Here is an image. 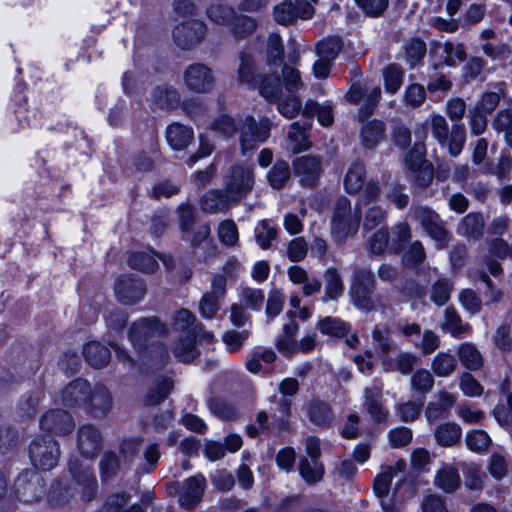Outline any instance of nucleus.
Returning <instances> with one entry per match:
<instances>
[{"label": "nucleus", "instance_id": "obj_37", "mask_svg": "<svg viewBox=\"0 0 512 512\" xmlns=\"http://www.w3.org/2000/svg\"><path fill=\"white\" fill-rule=\"evenodd\" d=\"M458 356L462 365L469 370H477L483 364L481 353L471 343L461 344L458 348Z\"/></svg>", "mask_w": 512, "mask_h": 512}, {"label": "nucleus", "instance_id": "obj_54", "mask_svg": "<svg viewBox=\"0 0 512 512\" xmlns=\"http://www.w3.org/2000/svg\"><path fill=\"white\" fill-rule=\"evenodd\" d=\"M265 296L261 289L245 288L240 294L243 306L251 310L259 311L262 308Z\"/></svg>", "mask_w": 512, "mask_h": 512}, {"label": "nucleus", "instance_id": "obj_48", "mask_svg": "<svg viewBox=\"0 0 512 512\" xmlns=\"http://www.w3.org/2000/svg\"><path fill=\"white\" fill-rule=\"evenodd\" d=\"M483 218L479 214H468L461 221L458 232L467 237H476L478 236L483 229Z\"/></svg>", "mask_w": 512, "mask_h": 512}, {"label": "nucleus", "instance_id": "obj_34", "mask_svg": "<svg viewBox=\"0 0 512 512\" xmlns=\"http://www.w3.org/2000/svg\"><path fill=\"white\" fill-rule=\"evenodd\" d=\"M84 356L91 366L102 368L109 362L110 352L101 343L92 341L85 345Z\"/></svg>", "mask_w": 512, "mask_h": 512}, {"label": "nucleus", "instance_id": "obj_45", "mask_svg": "<svg viewBox=\"0 0 512 512\" xmlns=\"http://www.w3.org/2000/svg\"><path fill=\"white\" fill-rule=\"evenodd\" d=\"M384 86L388 93H396L402 85L403 70L395 64L387 66L383 71Z\"/></svg>", "mask_w": 512, "mask_h": 512}, {"label": "nucleus", "instance_id": "obj_56", "mask_svg": "<svg viewBox=\"0 0 512 512\" xmlns=\"http://www.w3.org/2000/svg\"><path fill=\"white\" fill-rule=\"evenodd\" d=\"M290 176L289 166L286 162H277L268 174L270 185L280 189Z\"/></svg>", "mask_w": 512, "mask_h": 512}, {"label": "nucleus", "instance_id": "obj_9", "mask_svg": "<svg viewBox=\"0 0 512 512\" xmlns=\"http://www.w3.org/2000/svg\"><path fill=\"white\" fill-rule=\"evenodd\" d=\"M406 165L410 177L420 186H426L432 180V167L425 159V147L422 143L414 144L413 149L406 157Z\"/></svg>", "mask_w": 512, "mask_h": 512}, {"label": "nucleus", "instance_id": "obj_52", "mask_svg": "<svg viewBox=\"0 0 512 512\" xmlns=\"http://www.w3.org/2000/svg\"><path fill=\"white\" fill-rule=\"evenodd\" d=\"M465 143V128L462 125L455 124L452 126L450 135L444 145L447 146L449 153L452 156H457L461 153Z\"/></svg>", "mask_w": 512, "mask_h": 512}, {"label": "nucleus", "instance_id": "obj_16", "mask_svg": "<svg viewBox=\"0 0 512 512\" xmlns=\"http://www.w3.org/2000/svg\"><path fill=\"white\" fill-rule=\"evenodd\" d=\"M40 427L43 431L64 435L73 430L74 422L67 412L62 410H52L42 417Z\"/></svg>", "mask_w": 512, "mask_h": 512}, {"label": "nucleus", "instance_id": "obj_5", "mask_svg": "<svg viewBox=\"0 0 512 512\" xmlns=\"http://www.w3.org/2000/svg\"><path fill=\"white\" fill-rule=\"evenodd\" d=\"M183 81L191 92L206 94L211 92L214 87L215 75L207 65L195 63L185 69Z\"/></svg>", "mask_w": 512, "mask_h": 512}, {"label": "nucleus", "instance_id": "obj_32", "mask_svg": "<svg viewBox=\"0 0 512 512\" xmlns=\"http://www.w3.org/2000/svg\"><path fill=\"white\" fill-rule=\"evenodd\" d=\"M365 167L360 162L352 163L344 177V187L347 193L356 194L364 185Z\"/></svg>", "mask_w": 512, "mask_h": 512}, {"label": "nucleus", "instance_id": "obj_46", "mask_svg": "<svg viewBox=\"0 0 512 512\" xmlns=\"http://www.w3.org/2000/svg\"><path fill=\"white\" fill-rule=\"evenodd\" d=\"M318 329L322 334L332 337H342L348 332L349 327L347 323L337 318L326 317L319 321Z\"/></svg>", "mask_w": 512, "mask_h": 512}, {"label": "nucleus", "instance_id": "obj_53", "mask_svg": "<svg viewBox=\"0 0 512 512\" xmlns=\"http://www.w3.org/2000/svg\"><path fill=\"white\" fill-rule=\"evenodd\" d=\"M341 48V40L337 37H331L318 43L317 54L319 58L333 61L339 54Z\"/></svg>", "mask_w": 512, "mask_h": 512}, {"label": "nucleus", "instance_id": "obj_64", "mask_svg": "<svg viewBox=\"0 0 512 512\" xmlns=\"http://www.w3.org/2000/svg\"><path fill=\"white\" fill-rule=\"evenodd\" d=\"M460 389L468 397H478L483 393V387L469 373H464L461 376Z\"/></svg>", "mask_w": 512, "mask_h": 512}, {"label": "nucleus", "instance_id": "obj_19", "mask_svg": "<svg viewBox=\"0 0 512 512\" xmlns=\"http://www.w3.org/2000/svg\"><path fill=\"white\" fill-rule=\"evenodd\" d=\"M101 446V435L99 431L90 425L80 428L78 435V447L87 458L96 456Z\"/></svg>", "mask_w": 512, "mask_h": 512}, {"label": "nucleus", "instance_id": "obj_18", "mask_svg": "<svg viewBox=\"0 0 512 512\" xmlns=\"http://www.w3.org/2000/svg\"><path fill=\"white\" fill-rule=\"evenodd\" d=\"M381 95V89L378 86L363 88L360 84H353L347 93V99L350 102L363 103L365 105V114H370L376 106Z\"/></svg>", "mask_w": 512, "mask_h": 512}, {"label": "nucleus", "instance_id": "obj_59", "mask_svg": "<svg viewBox=\"0 0 512 512\" xmlns=\"http://www.w3.org/2000/svg\"><path fill=\"white\" fill-rule=\"evenodd\" d=\"M220 241L227 246H234L238 242V229L232 220H225L220 223L218 228Z\"/></svg>", "mask_w": 512, "mask_h": 512}, {"label": "nucleus", "instance_id": "obj_3", "mask_svg": "<svg viewBox=\"0 0 512 512\" xmlns=\"http://www.w3.org/2000/svg\"><path fill=\"white\" fill-rule=\"evenodd\" d=\"M29 456L33 466L37 469L50 470L57 465L59 460V445L50 435H38L30 445Z\"/></svg>", "mask_w": 512, "mask_h": 512}, {"label": "nucleus", "instance_id": "obj_6", "mask_svg": "<svg viewBox=\"0 0 512 512\" xmlns=\"http://www.w3.org/2000/svg\"><path fill=\"white\" fill-rule=\"evenodd\" d=\"M254 185L253 171L248 166H234L231 168L225 182V191L229 199L236 202L250 192Z\"/></svg>", "mask_w": 512, "mask_h": 512}, {"label": "nucleus", "instance_id": "obj_51", "mask_svg": "<svg viewBox=\"0 0 512 512\" xmlns=\"http://www.w3.org/2000/svg\"><path fill=\"white\" fill-rule=\"evenodd\" d=\"M173 387V382L170 378L165 377L157 381L151 388L147 395V403L156 405L167 397Z\"/></svg>", "mask_w": 512, "mask_h": 512}, {"label": "nucleus", "instance_id": "obj_40", "mask_svg": "<svg viewBox=\"0 0 512 512\" xmlns=\"http://www.w3.org/2000/svg\"><path fill=\"white\" fill-rule=\"evenodd\" d=\"M299 471L302 478L307 483H315L322 479L324 475L323 465L318 460L303 459L299 465Z\"/></svg>", "mask_w": 512, "mask_h": 512}, {"label": "nucleus", "instance_id": "obj_39", "mask_svg": "<svg viewBox=\"0 0 512 512\" xmlns=\"http://www.w3.org/2000/svg\"><path fill=\"white\" fill-rule=\"evenodd\" d=\"M155 320L145 319L134 323L130 329L129 337L135 348H140L147 337L154 331Z\"/></svg>", "mask_w": 512, "mask_h": 512}, {"label": "nucleus", "instance_id": "obj_31", "mask_svg": "<svg viewBox=\"0 0 512 512\" xmlns=\"http://www.w3.org/2000/svg\"><path fill=\"white\" fill-rule=\"evenodd\" d=\"M235 200L229 199L228 193L224 190V194L219 191H209L201 199V208L205 212L217 213L226 209Z\"/></svg>", "mask_w": 512, "mask_h": 512}, {"label": "nucleus", "instance_id": "obj_33", "mask_svg": "<svg viewBox=\"0 0 512 512\" xmlns=\"http://www.w3.org/2000/svg\"><path fill=\"white\" fill-rule=\"evenodd\" d=\"M462 435L461 427L456 423H444L436 427L434 436L440 446L450 447L456 444Z\"/></svg>", "mask_w": 512, "mask_h": 512}, {"label": "nucleus", "instance_id": "obj_25", "mask_svg": "<svg viewBox=\"0 0 512 512\" xmlns=\"http://www.w3.org/2000/svg\"><path fill=\"white\" fill-rule=\"evenodd\" d=\"M283 52L280 36L275 33L270 34L267 43V61L271 72L268 75L278 74V76H281V69L289 67L288 65H281Z\"/></svg>", "mask_w": 512, "mask_h": 512}, {"label": "nucleus", "instance_id": "obj_35", "mask_svg": "<svg viewBox=\"0 0 512 512\" xmlns=\"http://www.w3.org/2000/svg\"><path fill=\"white\" fill-rule=\"evenodd\" d=\"M195 317L193 314L187 309H179L172 318V328L175 331H183L185 334H197L203 333V328L201 325L192 326L194 323Z\"/></svg>", "mask_w": 512, "mask_h": 512}, {"label": "nucleus", "instance_id": "obj_62", "mask_svg": "<svg viewBox=\"0 0 512 512\" xmlns=\"http://www.w3.org/2000/svg\"><path fill=\"white\" fill-rule=\"evenodd\" d=\"M426 52L425 43L421 40H413L406 46V61L413 68L423 59Z\"/></svg>", "mask_w": 512, "mask_h": 512}, {"label": "nucleus", "instance_id": "obj_11", "mask_svg": "<svg viewBox=\"0 0 512 512\" xmlns=\"http://www.w3.org/2000/svg\"><path fill=\"white\" fill-rule=\"evenodd\" d=\"M414 216L417 222L436 242L438 248H443L447 245L449 235L443 228L439 216L435 212L427 207H418L414 211Z\"/></svg>", "mask_w": 512, "mask_h": 512}, {"label": "nucleus", "instance_id": "obj_41", "mask_svg": "<svg viewBox=\"0 0 512 512\" xmlns=\"http://www.w3.org/2000/svg\"><path fill=\"white\" fill-rule=\"evenodd\" d=\"M456 367V359L453 355L440 352L432 362V370L439 377H446L450 375Z\"/></svg>", "mask_w": 512, "mask_h": 512}, {"label": "nucleus", "instance_id": "obj_42", "mask_svg": "<svg viewBox=\"0 0 512 512\" xmlns=\"http://www.w3.org/2000/svg\"><path fill=\"white\" fill-rule=\"evenodd\" d=\"M435 52L444 56L445 64L448 66L455 65L456 61L465 60V51L461 45H453L451 43L438 44Z\"/></svg>", "mask_w": 512, "mask_h": 512}, {"label": "nucleus", "instance_id": "obj_27", "mask_svg": "<svg viewBox=\"0 0 512 512\" xmlns=\"http://www.w3.org/2000/svg\"><path fill=\"white\" fill-rule=\"evenodd\" d=\"M381 391L382 387L378 385L367 387L364 391L365 405L369 414L376 422H382L387 417V413L380 403Z\"/></svg>", "mask_w": 512, "mask_h": 512}, {"label": "nucleus", "instance_id": "obj_49", "mask_svg": "<svg viewBox=\"0 0 512 512\" xmlns=\"http://www.w3.org/2000/svg\"><path fill=\"white\" fill-rule=\"evenodd\" d=\"M445 320L442 323V329L454 337H458L466 332L468 326L462 324L457 313L451 309L446 308L444 311Z\"/></svg>", "mask_w": 512, "mask_h": 512}, {"label": "nucleus", "instance_id": "obj_47", "mask_svg": "<svg viewBox=\"0 0 512 512\" xmlns=\"http://www.w3.org/2000/svg\"><path fill=\"white\" fill-rule=\"evenodd\" d=\"M491 444L490 436L483 430H472L466 434V445L469 450L477 453L484 452Z\"/></svg>", "mask_w": 512, "mask_h": 512}, {"label": "nucleus", "instance_id": "obj_10", "mask_svg": "<svg viewBox=\"0 0 512 512\" xmlns=\"http://www.w3.org/2000/svg\"><path fill=\"white\" fill-rule=\"evenodd\" d=\"M405 464L403 462L397 463L395 467L388 466L379 473L374 481V492L380 499V504L384 512H398V507L394 500L388 496L390 484L394 477L395 472H402Z\"/></svg>", "mask_w": 512, "mask_h": 512}, {"label": "nucleus", "instance_id": "obj_61", "mask_svg": "<svg viewBox=\"0 0 512 512\" xmlns=\"http://www.w3.org/2000/svg\"><path fill=\"white\" fill-rule=\"evenodd\" d=\"M434 379L428 370H418L411 377V386L414 390L426 393L433 387Z\"/></svg>", "mask_w": 512, "mask_h": 512}, {"label": "nucleus", "instance_id": "obj_58", "mask_svg": "<svg viewBox=\"0 0 512 512\" xmlns=\"http://www.w3.org/2000/svg\"><path fill=\"white\" fill-rule=\"evenodd\" d=\"M305 113L315 114L322 126H329L333 122V113L329 105H320L315 102L306 104Z\"/></svg>", "mask_w": 512, "mask_h": 512}, {"label": "nucleus", "instance_id": "obj_55", "mask_svg": "<svg viewBox=\"0 0 512 512\" xmlns=\"http://www.w3.org/2000/svg\"><path fill=\"white\" fill-rule=\"evenodd\" d=\"M372 338L374 341V345L380 349L383 354V365L386 369H390V364L388 363L386 356L390 351L394 349V344L389 340L388 334L386 331L381 330L376 327L372 332Z\"/></svg>", "mask_w": 512, "mask_h": 512}, {"label": "nucleus", "instance_id": "obj_28", "mask_svg": "<svg viewBox=\"0 0 512 512\" xmlns=\"http://www.w3.org/2000/svg\"><path fill=\"white\" fill-rule=\"evenodd\" d=\"M298 330L299 327L294 321L284 325L283 333L276 340V348L280 353L287 356L297 353V342L294 337Z\"/></svg>", "mask_w": 512, "mask_h": 512}, {"label": "nucleus", "instance_id": "obj_24", "mask_svg": "<svg viewBox=\"0 0 512 512\" xmlns=\"http://www.w3.org/2000/svg\"><path fill=\"white\" fill-rule=\"evenodd\" d=\"M85 405H88L94 415L108 412L112 406V398L108 389L102 385H97L91 390L89 387L88 399Z\"/></svg>", "mask_w": 512, "mask_h": 512}, {"label": "nucleus", "instance_id": "obj_26", "mask_svg": "<svg viewBox=\"0 0 512 512\" xmlns=\"http://www.w3.org/2000/svg\"><path fill=\"white\" fill-rule=\"evenodd\" d=\"M166 138L172 149L183 150L191 143L193 131L187 126L173 123L167 127Z\"/></svg>", "mask_w": 512, "mask_h": 512}, {"label": "nucleus", "instance_id": "obj_29", "mask_svg": "<svg viewBox=\"0 0 512 512\" xmlns=\"http://www.w3.org/2000/svg\"><path fill=\"white\" fill-rule=\"evenodd\" d=\"M435 485L445 492H453L460 485V476L455 467L442 464L435 475Z\"/></svg>", "mask_w": 512, "mask_h": 512}, {"label": "nucleus", "instance_id": "obj_13", "mask_svg": "<svg viewBox=\"0 0 512 512\" xmlns=\"http://www.w3.org/2000/svg\"><path fill=\"white\" fill-rule=\"evenodd\" d=\"M196 339L199 342H211L214 340V335L211 332L204 331L197 334H185L184 337L179 338L173 347L175 357L184 363H189L198 356L196 347Z\"/></svg>", "mask_w": 512, "mask_h": 512}, {"label": "nucleus", "instance_id": "obj_7", "mask_svg": "<svg viewBox=\"0 0 512 512\" xmlns=\"http://www.w3.org/2000/svg\"><path fill=\"white\" fill-rule=\"evenodd\" d=\"M271 123L261 119L257 124L253 117H246L241 127L240 141L243 153L253 150L258 144L268 139Z\"/></svg>", "mask_w": 512, "mask_h": 512}, {"label": "nucleus", "instance_id": "obj_2", "mask_svg": "<svg viewBox=\"0 0 512 512\" xmlns=\"http://www.w3.org/2000/svg\"><path fill=\"white\" fill-rule=\"evenodd\" d=\"M359 219V212L352 211L350 201L344 197L339 198L331 221V234L334 240L342 243L355 235L358 230Z\"/></svg>", "mask_w": 512, "mask_h": 512}, {"label": "nucleus", "instance_id": "obj_21", "mask_svg": "<svg viewBox=\"0 0 512 512\" xmlns=\"http://www.w3.org/2000/svg\"><path fill=\"white\" fill-rule=\"evenodd\" d=\"M179 103L180 95L173 87L161 85L151 93L150 105L152 108L172 109L177 107Z\"/></svg>", "mask_w": 512, "mask_h": 512}, {"label": "nucleus", "instance_id": "obj_38", "mask_svg": "<svg viewBox=\"0 0 512 512\" xmlns=\"http://www.w3.org/2000/svg\"><path fill=\"white\" fill-rule=\"evenodd\" d=\"M307 127H301L298 122L291 124L288 134V148L293 153H299L310 147V142L306 133Z\"/></svg>", "mask_w": 512, "mask_h": 512}, {"label": "nucleus", "instance_id": "obj_43", "mask_svg": "<svg viewBox=\"0 0 512 512\" xmlns=\"http://www.w3.org/2000/svg\"><path fill=\"white\" fill-rule=\"evenodd\" d=\"M129 265L143 272H153L157 268V260L150 252H134L128 259Z\"/></svg>", "mask_w": 512, "mask_h": 512}, {"label": "nucleus", "instance_id": "obj_23", "mask_svg": "<svg viewBox=\"0 0 512 512\" xmlns=\"http://www.w3.org/2000/svg\"><path fill=\"white\" fill-rule=\"evenodd\" d=\"M456 402V396L447 391L437 393L435 400L431 401L426 408L425 415L429 422L435 421L446 416Z\"/></svg>", "mask_w": 512, "mask_h": 512}, {"label": "nucleus", "instance_id": "obj_60", "mask_svg": "<svg viewBox=\"0 0 512 512\" xmlns=\"http://www.w3.org/2000/svg\"><path fill=\"white\" fill-rule=\"evenodd\" d=\"M426 99V92L422 85L414 83L410 84L404 94V102L407 106L418 107Z\"/></svg>", "mask_w": 512, "mask_h": 512}, {"label": "nucleus", "instance_id": "obj_50", "mask_svg": "<svg viewBox=\"0 0 512 512\" xmlns=\"http://www.w3.org/2000/svg\"><path fill=\"white\" fill-rule=\"evenodd\" d=\"M308 414L310 420L318 426L329 424L333 418L331 409L327 404L322 402L312 403L309 407Z\"/></svg>", "mask_w": 512, "mask_h": 512}, {"label": "nucleus", "instance_id": "obj_22", "mask_svg": "<svg viewBox=\"0 0 512 512\" xmlns=\"http://www.w3.org/2000/svg\"><path fill=\"white\" fill-rule=\"evenodd\" d=\"M89 393V383L83 379H77L68 384L62 391V402L66 406L86 404Z\"/></svg>", "mask_w": 512, "mask_h": 512}, {"label": "nucleus", "instance_id": "obj_17", "mask_svg": "<svg viewBox=\"0 0 512 512\" xmlns=\"http://www.w3.org/2000/svg\"><path fill=\"white\" fill-rule=\"evenodd\" d=\"M206 486V480L203 475H196L186 480L180 497L179 503L184 508H192L200 502Z\"/></svg>", "mask_w": 512, "mask_h": 512}, {"label": "nucleus", "instance_id": "obj_8", "mask_svg": "<svg viewBox=\"0 0 512 512\" xmlns=\"http://www.w3.org/2000/svg\"><path fill=\"white\" fill-rule=\"evenodd\" d=\"M318 0L285 1L274 8V19L283 25L293 22L297 18L309 19L314 14V5Z\"/></svg>", "mask_w": 512, "mask_h": 512}, {"label": "nucleus", "instance_id": "obj_63", "mask_svg": "<svg viewBox=\"0 0 512 512\" xmlns=\"http://www.w3.org/2000/svg\"><path fill=\"white\" fill-rule=\"evenodd\" d=\"M423 401H407L397 407V413L404 422L414 421L421 413Z\"/></svg>", "mask_w": 512, "mask_h": 512}, {"label": "nucleus", "instance_id": "obj_57", "mask_svg": "<svg viewBox=\"0 0 512 512\" xmlns=\"http://www.w3.org/2000/svg\"><path fill=\"white\" fill-rule=\"evenodd\" d=\"M255 236L262 249H267L276 238V230L266 220L259 222L255 228Z\"/></svg>", "mask_w": 512, "mask_h": 512}, {"label": "nucleus", "instance_id": "obj_36", "mask_svg": "<svg viewBox=\"0 0 512 512\" xmlns=\"http://www.w3.org/2000/svg\"><path fill=\"white\" fill-rule=\"evenodd\" d=\"M267 75L268 74H266V76ZM264 77L265 75L261 77L260 81L256 78L254 73V59L250 55L242 54L240 56V65L238 70V78L240 82L247 84L251 88H257L259 90V86Z\"/></svg>", "mask_w": 512, "mask_h": 512}, {"label": "nucleus", "instance_id": "obj_14", "mask_svg": "<svg viewBox=\"0 0 512 512\" xmlns=\"http://www.w3.org/2000/svg\"><path fill=\"white\" fill-rule=\"evenodd\" d=\"M205 34V24L197 20L180 23L173 30L174 40L182 48H189L200 42Z\"/></svg>", "mask_w": 512, "mask_h": 512}, {"label": "nucleus", "instance_id": "obj_15", "mask_svg": "<svg viewBox=\"0 0 512 512\" xmlns=\"http://www.w3.org/2000/svg\"><path fill=\"white\" fill-rule=\"evenodd\" d=\"M115 293L122 303L134 304L143 298L145 287L139 279L124 276L116 281Z\"/></svg>", "mask_w": 512, "mask_h": 512}, {"label": "nucleus", "instance_id": "obj_44", "mask_svg": "<svg viewBox=\"0 0 512 512\" xmlns=\"http://www.w3.org/2000/svg\"><path fill=\"white\" fill-rule=\"evenodd\" d=\"M325 296L324 301L334 300L340 297L343 293V283L340 279L338 272L334 269H329L325 274Z\"/></svg>", "mask_w": 512, "mask_h": 512}, {"label": "nucleus", "instance_id": "obj_30", "mask_svg": "<svg viewBox=\"0 0 512 512\" xmlns=\"http://www.w3.org/2000/svg\"><path fill=\"white\" fill-rule=\"evenodd\" d=\"M385 127L384 123L373 120L365 123L361 129V142L366 148H374L384 139Z\"/></svg>", "mask_w": 512, "mask_h": 512}, {"label": "nucleus", "instance_id": "obj_12", "mask_svg": "<svg viewBox=\"0 0 512 512\" xmlns=\"http://www.w3.org/2000/svg\"><path fill=\"white\" fill-rule=\"evenodd\" d=\"M373 274L370 271L361 270L351 287V298L356 307L362 310H370L373 307L371 290L373 287Z\"/></svg>", "mask_w": 512, "mask_h": 512}, {"label": "nucleus", "instance_id": "obj_20", "mask_svg": "<svg viewBox=\"0 0 512 512\" xmlns=\"http://www.w3.org/2000/svg\"><path fill=\"white\" fill-rule=\"evenodd\" d=\"M294 170L303 185H312L320 174V162L315 157L303 156L295 160Z\"/></svg>", "mask_w": 512, "mask_h": 512}, {"label": "nucleus", "instance_id": "obj_1", "mask_svg": "<svg viewBox=\"0 0 512 512\" xmlns=\"http://www.w3.org/2000/svg\"><path fill=\"white\" fill-rule=\"evenodd\" d=\"M302 86L300 73L294 67H283L281 76L267 75L259 86V93L267 101H278V111L286 118L295 117L301 108L294 95Z\"/></svg>", "mask_w": 512, "mask_h": 512}, {"label": "nucleus", "instance_id": "obj_4", "mask_svg": "<svg viewBox=\"0 0 512 512\" xmlns=\"http://www.w3.org/2000/svg\"><path fill=\"white\" fill-rule=\"evenodd\" d=\"M207 16L212 22L227 27L237 36L251 33L256 28L255 21L249 17L240 16L233 20L234 11L220 4L211 5L207 10Z\"/></svg>", "mask_w": 512, "mask_h": 512}]
</instances>
